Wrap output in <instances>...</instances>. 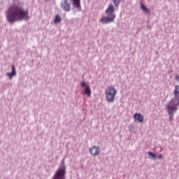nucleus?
<instances>
[{
    "label": "nucleus",
    "instance_id": "7ed1b4c3",
    "mask_svg": "<svg viewBox=\"0 0 179 179\" xmlns=\"http://www.w3.org/2000/svg\"><path fill=\"white\" fill-rule=\"evenodd\" d=\"M117 94V89L114 86L110 85L106 90V99L108 103H114L115 96Z\"/></svg>",
    "mask_w": 179,
    "mask_h": 179
},
{
    "label": "nucleus",
    "instance_id": "0eeeda50",
    "mask_svg": "<svg viewBox=\"0 0 179 179\" xmlns=\"http://www.w3.org/2000/svg\"><path fill=\"white\" fill-rule=\"evenodd\" d=\"M71 0H62L61 8L64 12H69L71 10Z\"/></svg>",
    "mask_w": 179,
    "mask_h": 179
},
{
    "label": "nucleus",
    "instance_id": "1a4fd4ad",
    "mask_svg": "<svg viewBox=\"0 0 179 179\" xmlns=\"http://www.w3.org/2000/svg\"><path fill=\"white\" fill-rule=\"evenodd\" d=\"M11 73H7L6 75L9 78V79H12L13 76H16V68L15 65L11 66Z\"/></svg>",
    "mask_w": 179,
    "mask_h": 179
},
{
    "label": "nucleus",
    "instance_id": "ddd939ff",
    "mask_svg": "<svg viewBox=\"0 0 179 179\" xmlns=\"http://www.w3.org/2000/svg\"><path fill=\"white\" fill-rule=\"evenodd\" d=\"M141 8L142 10H144V12H145V13L150 15V10H149V8H148L145 4L141 3Z\"/></svg>",
    "mask_w": 179,
    "mask_h": 179
},
{
    "label": "nucleus",
    "instance_id": "a211bd4d",
    "mask_svg": "<svg viewBox=\"0 0 179 179\" xmlns=\"http://www.w3.org/2000/svg\"><path fill=\"white\" fill-rule=\"evenodd\" d=\"M175 79H176V80H177V82H179V76H178V75H176V76H175Z\"/></svg>",
    "mask_w": 179,
    "mask_h": 179
},
{
    "label": "nucleus",
    "instance_id": "4468645a",
    "mask_svg": "<svg viewBox=\"0 0 179 179\" xmlns=\"http://www.w3.org/2000/svg\"><path fill=\"white\" fill-rule=\"evenodd\" d=\"M61 22H62V18L61 17V16H59V15H56L55 20H54V23H55L56 24L58 23H61Z\"/></svg>",
    "mask_w": 179,
    "mask_h": 179
},
{
    "label": "nucleus",
    "instance_id": "9b49d317",
    "mask_svg": "<svg viewBox=\"0 0 179 179\" xmlns=\"http://www.w3.org/2000/svg\"><path fill=\"white\" fill-rule=\"evenodd\" d=\"M74 8L80 10V0H72Z\"/></svg>",
    "mask_w": 179,
    "mask_h": 179
},
{
    "label": "nucleus",
    "instance_id": "9d476101",
    "mask_svg": "<svg viewBox=\"0 0 179 179\" xmlns=\"http://www.w3.org/2000/svg\"><path fill=\"white\" fill-rule=\"evenodd\" d=\"M134 120H136V121H138V122H140L141 124H142V122H143V115H142V114L137 113H135L134 115Z\"/></svg>",
    "mask_w": 179,
    "mask_h": 179
},
{
    "label": "nucleus",
    "instance_id": "f257e3e1",
    "mask_svg": "<svg viewBox=\"0 0 179 179\" xmlns=\"http://www.w3.org/2000/svg\"><path fill=\"white\" fill-rule=\"evenodd\" d=\"M6 17L8 23H15V22H20L22 20H29V10H24L20 6V3H14L5 13Z\"/></svg>",
    "mask_w": 179,
    "mask_h": 179
},
{
    "label": "nucleus",
    "instance_id": "2eb2a0df",
    "mask_svg": "<svg viewBox=\"0 0 179 179\" xmlns=\"http://www.w3.org/2000/svg\"><path fill=\"white\" fill-rule=\"evenodd\" d=\"M122 0H113V3L116 8H118L120 3H121Z\"/></svg>",
    "mask_w": 179,
    "mask_h": 179
},
{
    "label": "nucleus",
    "instance_id": "f03ea898",
    "mask_svg": "<svg viewBox=\"0 0 179 179\" xmlns=\"http://www.w3.org/2000/svg\"><path fill=\"white\" fill-rule=\"evenodd\" d=\"M114 12H115V7H114L113 3H109L107 9L105 11L106 15H108L107 17H102L99 20V22L103 23V24H108V23H113V22L115 20V14H114Z\"/></svg>",
    "mask_w": 179,
    "mask_h": 179
},
{
    "label": "nucleus",
    "instance_id": "39448f33",
    "mask_svg": "<svg viewBox=\"0 0 179 179\" xmlns=\"http://www.w3.org/2000/svg\"><path fill=\"white\" fill-rule=\"evenodd\" d=\"M66 173V168L64 166H60L52 179H65Z\"/></svg>",
    "mask_w": 179,
    "mask_h": 179
},
{
    "label": "nucleus",
    "instance_id": "aec40b11",
    "mask_svg": "<svg viewBox=\"0 0 179 179\" xmlns=\"http://www.w3.org/2000/svg\"><path fill=\"white\" fill-rule=\"evenodd\" d=\"M46 1H50V0H46Z\"/></svg>",
    "mask_w": 179,
    "mask_h": 179
},
{
    "label": "nucleus",
    "instance_id": "f8f14e48",
    "mask_svg": "<svg viewBox=\"0 0 179 179\" xmlns=\"http://www.w3.org/2000/svg\"><path fill=\"white\" fill-rule=\"evenodd\" d=\"M84 93L86 94L87 97H90V96H92V90H90V86H86Z\"/></svg>",
    "mask_w": 179,
    "mask_h": 179
},
{
    "label": "nucleus",
    "instance_id": "20e7f679",
    "mask_svg": "<svg viewBox=\"0 0 179 179\" xmlns=\"http://www.w3.org/2000/svg\"><path fill=\"white\" fill-rule=\"evenodd\" d=\"M177 106L173 103H169L167 106V110H168V114L169 116V121L170 122H173V120H174V114H176V111H177Z\"/></svg>",
    "mask_w": 179,
    "mask_h": 179
},
{
    "label": "nucleus",
    "instance_id": "423d86ee",
    "mask_svg": "<svg viewBox=\"0 0 179 179\" xmlns=\"http://www.w3.org/2000/svg\"><path fill=\"white\" fill-rule=\"evenodd\" d=\"M173 94L175 97L171 99L169 103H171V104H174L175 106H179V85L175 87Z\"/></svg>",
    "mask_w": 179,
    "mask_h": 179
},
{
    "label": "nucleus",
    "instance_id": "6e6552de",
    "mask_svg": "<svg viewBox=\"0 0 179 179\" xmlns=\"http://www.w3.org/2000/svg\"><path fill=\"white\" fill-rule=\"evenodd\" d=\"M100 147L93 146L89 149V152L92 156H98L100 155Z\"/></svg>",
    "mask_w": 179,
    "mask_h": 179
},
{
    "label": "nucleus",
    "instance_id": "f3484780",
    "mask_svg": "<svg viewBox=\"0 0 179 179\" xmlns=\"http://www.w3.org/2000/svg\"><path fill=\"white\" fill-rule=\"evenodd\" d=\"M80 85H81L82 87H86V86H89V85H87V84L85 82L80 83Z\"/></svg>",
    "mask_w": 179,
    "mask_h": 179
},
{
    "label": "nucleus",
    "instance_id": "dca6fc26",
    "mask_svg": "<svg viewBox=\"0 0 179 179\" xmlns=\"http://www.w3.org/2000/svg\"><path fill=\"white\" fill-rule=\"evenodd\" d=\"M148 155L149 156H151L152 157V159H156V155H155L153 152H148Z\"/></svg>",
    "mask_w": 179,
    "mask_h": 179
},
{
    "label": "nucleus",
    "instance_id": "6ab92c4d",
    "mask_svg": "<svg viewBox=\"0 0 179 179\" xmlns=\"http://www.w3.org/2000/svg\"><path fill=\"white\" fill-rule=\"evenodd\" d=\"M159 159H163V155L162 154H159L158 156Z\"/></svg>",
    "mask_w": 179,
    "mask_h": 179
}]
</instances>
